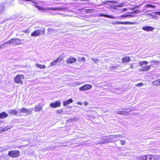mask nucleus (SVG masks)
<instances>
[{
    "instance_id": "48",
    "label": "nucleus",
    "mask_w": 160,
    "mask_h": 160,
    "mask_svg": "<svg viewBox=\"0 0 160 160\" xmlns=\"http://www.w3.org/2000/svg\"><path fill=\"white\" fill-rule=\"evenodd\" d=\"M115 10H116V9H118L117 8H115Z\"/></svg>"
},
{
    "instance_id": "31",
    "label": "nucleus",
    "mask_w": 160,
    "mask_h": 160,
    "mask_svg": "<svg viewBox=\"0 0 160 160\" xmlns=\"http://www.w3.org/2000/svg\"><path fill=\"white\" fill-rule=\"evenodd\" d=\"M36 7L37 8V9L40 11L44 10L43 7H40L37 6H36Z\"/></svg>"
},
{
    "instance_id": "13",
    "label": "nucleus",
    "mask_w": 160,
    "mask_h": 160,
    "mask_svg": "<svg viewBox=\"0 0 160 160\" xmlns=\"http://www.w3.org/2000/svg\"><path fill=\"white\" fill-rule=\"evenodd\" d=\"M8 115L5 112H3L0 113V119H3L7 117Z\"/></svg>"
},
{
    "instance_id": "4",
    "label": "nucleus",
    "mask_w": 160,
    "mask_h": 160,
    "mask_svg": "<svg viewBox=\"0 0 160 160\" xmlns=\"http://www.w3.org/2000/svg\"><path fill=\"white\" fill-rule=\"evenodd\" d=\"M24 78L23 75H18L14 78V81L15 82L18 84H22V79Z\"/></svg>"
},
{
    "instance_id": "1",
    "label": "nucleus",
    "mask_w": 160,
    "mask_h": 160,
    "mask_svg": "<svg viewBox=\"0 0 160 160\" xmlns=\"http://www.w3.org/2000/svg\"><path fill=\"white\" fill-rule=\"evenodd\" d=\"M158 156L151 154L141 155L138 157L139 160H158Z\"/></svg>"
},
{
    "instance_id": "18",
    "label": "nucleus",
    "mask_w": 160,
    "mask_h": 160,
    "mask_svg": "<svg viewBox=\"0 0 160 160\" xmlns=\"http://www.w3.org/2000/svg\"><path fill=\"white\" fill-rule=\"evenodd\" d=\"M8 113L10 114L16 115L18 113V112L14 109L10 110Z\"/></svg>"
},
{
    "instance_id": "27",
    "label": "nucleus",
    "mask_w": 160,
    "mask_h": 160,
    "mask_svg": "<svg viewBox=\"0 0 160 160\" xmlns=\"http://www.w3.org/2000/svg\"><path fill=\"white\" fill-rule=\"evenodd\" d=\"M78 61H81L82 62H84L85 61L86 59L85 58L83 57L81 58V57H78Z\"/></svg>"
},
{
    "instance_id": "47",
    "label": "nucleus",
    "mask_w": 160,
    "mask_h": 160,
    "mask_svg": "<svg viewBox=\"0 0 160 160\" xmlns=\"http://www.w3.org/2000/svg\"><path fill=\"white\" fill-rule=\"evenodd\" d=\"M3 48V47H2V46L1 45L0 46V48L1 49V48Z\"/></svg>"
},
{
    "instance_id": "45",
    "label": "nucleus",
    "mask_w": 160,
    "mask_h": 160,
    "mask_svg": "<svg viewBox=\"0 0 160 160\" xmlns=\"http://www.w3.org/2000/svg\"><path fill=\"white\" fill-rule=\"evenodd\" d=\"M52 30V29L51 28H48V31H51Z\"/></svg>"
},
{
    "instance_id": "23",
    "label": "nucleus",
    "mask_w": 160,
    "mask_h": 160,
    "mask_svg": "<svg viewBox=\"0 0 160 160\" xmlns=\"http://www.w3.org/2000/svg\"><path fill=\"white\" fill-rule=\"evenodd\" d=\"M91 60L94 62L95 64H97L99 62V59L96 58H91L90 59Z\"/></svg>"
},
{
    "instance_id": "46",
    "label": "nucleus",
    "mask_w": 160,
    "mask_h": 160,
    "mask_svg": "<svg viewBox=\"0 0 160 160\" xmlns=\"http://www.w3.org/2000/svg\"><path fill=\"white\" fill-rule=\"evenodd\" d=\"M84 104H85V105H87V104H88V103H87V102H84Z\"/></svg>"
},
{
    "instance_id": "33",
    "label": "nucleus",
    "mask_w": 160,
    "mask_h": 160,
    "mask_svg": "<svg viewBox=\"0 0 160 160\" xmlns=\"http://www.w3.org/2000/svg\"><path fill=\"white\" fill-rule=\"evenodd\" d=\"M127 112H125V111H120L119 112H118V114H125V113H126Z\"/></svg>"
},
{
    "instance_id": "38",
    "label": "nucleus",
    "mask_w": 160,
    "mask_h": 160,
    "mask_svg": "<svg viewBox=\"0 0 160 160\" xmlns=\"http://www.w3.org/2000/svg\"><path fill=\"white\" fill-rule=\"evenodd\" d=\"M127 10V9L126 8H123L122 10H121L119 12H118L122 13L123 12L126 11Z\"/></svg>"
},
{
    "instance_id": "7",
    "label": "nucleus",
    "mask_w": 160,
    "mask_h": 160,
    "mask_svg": "<svg viewBox=\"0 0 160 160\" xmlns=\"http://www.w3.org/2000/svg\"><path fill=\"white\" fill-rule=\"evenodd\" d=\"M113 25L115 24H134L135 22H122V21H117L112 22Z\"/></svg>"
},
{
    "instance_id": "5",
    "label": "nucleus",
    "mask_w": 160,
    "mask_h": 160,
    "mask_svg": "<svg viewBox=\"0 0 160 160\" xmlns=\"http://www.w3.org/2000/svg\"><path fill=\"white\" fill-rule=\"evenodd\" d=\"M44 33V30L41 31L39 30H36L32 33L31 36L36 37Z\"/></svg>"
},
{
    "instance_id": "40",
    "label": "nucleus",
    "mask_w": 160,
    "mask_h": 160,
    "mask_svg": "<svg viewBox=\"0 0 160 160\" xmlns=\"http://www.w3.org/2000/svg\"><path fill=\"white\" fill-rule=\"evenodd\" d=\"M156 15H160V12H155Z\"/></svg>"
},
{
    "instance_id": "35",
    "label": "nucleus",
    "mask_w": 160,
    "mask_h": 160,
    "mask_svg": "<svg viewBox=\"0 0 160 160\" xmlns=\"http://www.w3.org/2000/svg\"><path fill=\"white\" fill-rule=\"evenodd\" d=\"M22 32L25 33H29V29H26L22 31Z\"/></svg>"
},
{
    "instance_id": "3",
    "label": "nucleus",
    "mask_w": 160,
    "mask_h": 160,
    "mask_svg": "<svg viewBox=\"0 0 160 160\" xmlns=\"http://www.w3.org/2000/svg\"><path fill=\"white\" fill-rule=\"evenodd\" d=\"M103 16L107 18H110L111 19H117L119 18L120 19V18H127L128 17H132V16L130 15V14H123V15H121L119 17H115L112 15H103Z\"/></svg>"
},
{
    "instance_id": "21",
    "label": "nucleus",
    "mask_w": 160,
    "mask_h": 160,
    "mask_svg": "<svg viewBox=\"0 0 160 160\" xmlns=\"http://www.w3.org/2000/svg\"><path fill=\"white\" fill-rule=\"evenodd\" d=\"M64 57L63 56H60L55 60L57 62H60L64 59Z\"/></svg>"
},
{
    "instance_id": "39",
    "label": "nucleus",
    "mask_w": 160,
    "mask_h": 160,
    "mask_svg": "<svg viewBox=\"0 0 160 160\" xmlns=\"http://www.w3.org/2000/svg\"><path fill=\"white\" fill-rule=\"evenodd\" d=\"M6 44L7 45L8 44H11V42L10 40L9 41H7L6 42H5Z\"/></svg>"
},
{
    "instance_id": "19",
    "label": "nucleus",
    "mask_w": 160,
    "mask_h": 160,
    "mask_svg": "<svg viewBox=\"0 0 160 160\" xmlns=\"http://www.w3.org/2000/svg\"><path fill=\"white\" fill-rule=\"evenodd\" d=\"M148 62L146 61H140L138 63V66L141 67L143 66L144 65H147L148 64Z\"/></svg>"
},
{
    "instance_id": "10",
    "label": "nucleus",
    "mask_w": 160,
    "mask_h": 160,
    "mask_svg": "<svg viewBox=\"0 0 160 160\" xmlns=\"http://www.w3.org/2000/svg\"><path fill=\"white\" fill-rule=\"evenodd\" d=\"M30 109H26L24 107L22 108L21 109L20 112L25 113H30L31 112V111L30 110Z\"/></svg>"
},
{
    "instance_id": "6",
    "label": "nucleus",
    "mask_w": 160,
    "mask_h": 160,
    "mask_svg": "<svg viewBox=\"0 0 160 160\" xmlns=\"http://www.w3.org/2000/svg\"><path fill=\"white\" fill-rule=\"evenodd\" d=\"M92 86L90 84H85L79 88V90L81 91L88 90L91 89Z\"/></svg>"
},
{
    "instance_id": "2",
    "label": "nucleus",
    "mask_w": 160,
    "mask_h": 160,
    "mask_svg": "<svg viewBox=\"0 0 160 160\" xmlns=\"http://www.w3.org/2000/svg\"><path fill=\"white\" fill-rule=\"evenodd\" d=\"M8 156L12 158H17L20 156V152L18 150H11L8 152Z\"/></svg>"
},
{
    "instance_id": "44",
    "label": "nucleus",
    "mask_w": 160,
    "mask_h": 160,
    "mask_svg": "<svg viewBox=\"0 0 160 160\" xmlns=\"http://www.w3.org/2000/svg\"><path fill=\"white\" fill-rule=\"evenodd\" d=\"M120 136V135H114V137H118V136Z\"/></svg>"
},
{
    "instance_id": "22",
    "label": "nucleus",
    "mask_w": 160,
    "mask_h": 160,
    "mask_svg": "<svg viewBox=\"0 0 160 160\" xmlns=\"http://www.w3.org/2000/svg\"><path fill=\"white\" fill-rule=\"evenodd\" d=\"M154 85H160V79H158L152 82Z\"/></svg>"
},
{
    "instance_id": "24",
    "label": "nucleus",
    "mask_w": 160,
    "mask_h": 160,
    "mask_svg": "<svg viewBox=\"0 0 160 160\" xmlns=\"http://www.w3.org/2000/svg\"><path fill=\"white\" fill-rule=\"evenodd\" d=\"M59 8H48L47 9L48 10H52L53 11H56L60 9Z\"/></svg>"
},
{
    "instance_id": "9",
    "label": "nucleus",
    "mask_w": 160,
    "mask_h": 160,
    "mask_svg": "<svg viewBox=\"0 0 160 160\" xmlns=\"http://www.w3.org/2000/svg\"><path fill=\"white\" fill-rule=\"evenodd\" d=\"M61 102L60 101H56L54 102H52L50 104V106L52 108H56L60 106Z\"/></svg>"
},
{
    "instance_id": "41",
    "label": "nucleus",
    "mask_w": 160,
    "mask_h": 160,
    "mask_svg": "<svg viewBox=\"0 0 160 160\" xmlns=\"http://www.w3.org/2000/svg\"><path fill=\"white\" fill-rule=\"evenodd\" d=\"M1 45L2 46V47H5L7 46L5 43Z\"/></svg>"
},
{
    "instance_id": "25",
    "label": "nucleus",
    "mask_w": 160,
    "mask_h": 160,
    "mask_svg": "<svg viewBox=\"0 0 160 160\" xmlns=\"http://www.w3.org/2000/svg\"><path fill=\"white\" fill-rule=\"evenodd\" d=\"M143 70H149L151 69V65H147L145 66H143Z\"/></svg>"
},
{
    "instance_id": "42",
    "label": "nucleus",
    "mask_w": 160,
    "mask_h": 160,
    "mask_svg": "<svg viewBox=\"0 0 160 160\" xmlns=\"http://www.w3.org/2000/svg\"><path fill=\"white\" fill-rule=\"evenodd\" d=\"M24 1H30V2H33L32 0H23V2H24Z\"/></svg>"
},
{
    "instance_id": "8",
    "label": "nucleus",
    "mask_w": 160,
    "mask_h": 160,
    "mask_svg": "<svg viewBox=\"0 0 160 160\" xmlns=\"http://www.w3.org/2000/svg\"><path fill=\"white\" fill-rule=\"evenodd\" d=\"M77 60L76 58H74L72 56H70L66 59V62L68 64H72L76 62Z\"/></svg>"
},
{
    "instance_id": "11",
    "label": "nucleus",
    "mask_w": 160,
    "mask_h": 160,
    "mask_svg": "<svg viewBox=\"0 0 160 160\" xmlns=\"http://www.w3.org/2000/svg\"><path fill=\"white\" fill-rule=\"evenodd\" d=\"M142 29L146 31H152L153 29L154 28L152 27L151 26H145L144 27H143L142 28Z\"/></svg>"
},
{
    "instance_id": "12",
    "label": "nucleus",
    "mask_w": 160,
    "mask_h": 160,
    "mask_svg": "<svg viewBox=\"0 0 160 160\" xmlns=\"http://www.w3.org/2000/svg\"><path fill=\"white\" fill-rule=\"evenodd\" d=\"M73 102V100L72 98H70L68 100L65 101L63 102V104L64 106H66L72 103Z\"/></svg>"
},
{
    "instance_id": "37",
    "label": "nucleus",
    "mask_w": 160,
    "mask_h": 160,
    "mask_svg": "<svg viewBox=\"0 0 160 160\" xmlns=\"http://www.w3.org/2000/svg\"><path fill=\"white\" fill-rule=\"evenodd\" d=\"M57 112L59 114L61 113L62 112V109H60L58 110L57 111Z\"/></svg>"
},
{
    "instance_id": "36",
    "label": "nucleus",
    "mask_w": 160,
    "mask_h": 160,
    "mask_svg": "<svg viewBox=\"0 0 160 160\" xmlns=\"http://www.w3.org/2000/svg\"><path fill=\"white\" fill-rule=\"evenodd\" d=\"M121 143L122 145H125L126 143V141L124 140H121Z\"/></svg>"
},
{
    "instance_id": "30",
    "label": "nucleus",
    "mask_w": 160,
    "mask_h": 160,
    "mask_svg": "<svg viewBox=\"0 0 160 160\" xmlns=\"http://www.w3.org/2000/svg\"><path fill=\"white\" fill-rule=\"evenodd\" d=\"M57 62L56 60L55 59L50 63V67H52L56 65Z\"/></svg>"
},
{
    "instance_id": "34",
    "label": "nucleus",
    "mask_w": 160,
    "mask_h": 160,
    "mask_svg": "<svg viewBox=\"0 0 160 160\" xmlns=\"http://www.w3.org/2000/svg\"><path fill=\"white\" fill-rule=\"evenodd\" d=\"M143 85V84L142 83H139L136 85V86L138 87H141Z\"/></svg>"
},
{
    "instance_id": "43",
    "label": "nucleus",
    "mask_w": 160,
    "mask_h": 160,
    "mask_svg": "<svg viewBox=\"0 0 160 160\" xmlns=\"http://www.w3.org/2000/svg\"><path fill=\"white\" fill-rule=\"evenodd\" d=\"M77 103L78 104H79L80 105H82V102H78Z\"/></svg>"
},
{
    "instance_id": "26",
    "label": "nucleus",
    "mask_w": 160,
    "mask_h": 160,
    "mask_svg": "<svg viewBox=\"0 0 160 160\" xmlns=\"http://www.w3.org/2000/svg\"><path fill=\"white\" fill-rule=\"evenodd\" d=\"M145 7H148V8H155V6L154 5H152L151 4L148 3L147 4L145 5Z\"/></svg>"
},
{
    "instance_id": "16",
    "label": "nucleus",
    "mask_w": 160,
    "mask_h": 160,
    "mask_svg": "<svg viewBox=\"0 0 160 160\" xmlns=\"http://www.w3.org/2000/svg\"><path fill=\"white\" fill-rule=\"evenodd\" d=\"M42 109V106L40 104L37 105L35 107V111L36 112L41 111Z\"/></svg>"
},
{
    "instance_id": "20",
    "label": "nucleus",
    "mask_w": 160,
    "mask_h": 160,
    "mask_svg": "<svg viewBox=\"0 0 160 160\" xmlns=\"http://www.w3.org/2000/svg\"><path fill=\"white\" fill-rule=\"evenodd\" d=\"M35 66L37 67L38 68L40 69H43L45 68L46 66L43 65H42L38 63L35 64Z\"/></svg>"
},
{
    "instance_id": "14",
    "label": "nucleus",
    "mask_w": 160,
    "mask_h": 160,
    "mask_svg": "<svg viewBox=\"0 0 160 160\" xmlns=\"http://www.w3.org/2000/svg\"><path fill=\"white\" fill-rule=\"evenodd\" d=\"M151 63H152L151 66L154 68L158 67L159 64V62L158 61H152Z\"/></svg>"
},
{
    "instance_id": "15",
    "label": "nucleus",
    "mask_w": 160,
    "mask_h": 160,
    "mask_svg": "<svg viewBox=\"0 0 160 160\" xmlns=\"http://www.w3.org/2000/svg\"><path fill=\"white\" fill-rule=\"evenodd\" d=\"M130 61V58L129 57H126L122 58V62L124 63L128 62Z\"/></svg>"
},
{
    "instance_id": "29",
    "label": "nucleus",
    "mask_w": 160,
    "mask_h": 160,
    "mask_svg": "<svg viewBox=\"0 0 160 160\" xmlns=\"http://www.w3.org/2000/svg\"><path fill=\"white\" fill-rule=\"evenodd\" d=\"M15 45H19L20 44L21 41L19 39L15 38Z\"/></svg>"
},
{
    "instance_id": "32",
    "label": "nucleus",
    "mask_w": 160,
    "mask_h": 160,
    "mask_svg": "<svg viewBox=\"0 0 160 160\" xmlns=\"http://www.w3.org/2000/svg\"><path fill=\"white\" fill-rule=\"evenodd\" d=\"M11 44H15V38L10 39Z\"/></svg>"
},
{
    "instance_id": "17",
    "label": "nucleus",
    "mask_w": 160,
    "mask_h": 160,
    "mask_svg": "<svg viewBox=\"0 0 160 160\" xmlns=\"http://www.w3.org/2000/svg\"><path fill=\"white\" fill-rule=\"evenodd\" d=\"M11 127L9 126H7L5 128L0 127V132L6 131L10 129Z\"/></svg>"
},
{
    "instance_id": "28",
    "label": "nucleus",
    "mask_w": 160,
    "mask_h": 160,
    "mask_svg": "<svg viewBox=\"0 0 160 160\" xmlns=\"http://www.w3.org/2000/svg\"><path fill=\"white\" fill-rule=\"evenodd\" d=\"M131 68L132 69H135V68L138 67V65L136 63H134L131 66Z\"/></svg>"
}]
</instances>
